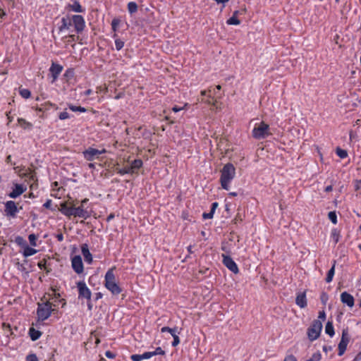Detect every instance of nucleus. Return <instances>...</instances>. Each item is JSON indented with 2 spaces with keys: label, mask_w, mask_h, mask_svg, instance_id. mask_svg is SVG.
I'll use <instances>...</instances> for the list:
<instances>
[{
  "label": "nucleus",
  "mask_w": 361,
  "mask_h": 361,
  "mask_svg": "<svg viewBox=\"0 0 361 361\" xmlns=\"http://www.w3.org/2000/svg\"><path fill=\"white\" fill-rule=\"evenodd\" d=\"M235 175V169L234 166L228 163L225 164L221 171L220 182L222 188L228 190L229 189V183L234 178Z\"/></svg>",
  "instance_id": "f257e3e1"
},
{
  "label": "nucleus",
  "mask_w": 361,
  "mask_h": 361,
  "mask_svg": "<svg viewBox=\"0 0 361 361\" xmlns=\"http://www.w3.org/2000/svg\"><path fill=\"white\" fill-rule=\"evenodd\" d=\"M115 267L109 269L104 276V286L113 295H117L122 292V288L116 281V276L114 273Z\"/></svg>",
  "instance_id": "f03ea898"
},
{
  "label": "nucleus",
  "mask_w": 361,
  "mask_h": 361,
  "mask_svg": "<svg viewBox=\"0 0 361 361\" xmlns=\"http://www.w3.org/2000/svg\"><path fill=\"white\" fill-rule=\"evenodd\" d=\"M271 133H269V126L262 121L258 125H255L252 130V136L257 140L264 139Z\"/></svg>",
  "instance_id": "7ed1b4c3"
},
{
  "label": "nucleus",
  "mask_w": 361,
  "mask_h": 361,
  "mask_svg": "<svg viewBox=\"0 0 361 361\" xmlns=\"http://www.w3.org/2000/svg\"><path fill=\"white\" fill-rule=\"evenodd\" d=\"M53 311H54V309L52 308L51 302L47 301L43 303H38L37 314L39 319L42 321L47 319Z\"/></svg>",
  "instance_id": "20e7f679"
},
{
  "label": "nucleus",
  "mask_w": 361,
  "mask_h": 361,
  "mask_svg": "<svg viewBox=\"0 0 361 361\" xmlns=\"http://www.w3.org/2000/svg\"><path fill=\"white\" fill-rule=\"evenodd\" d=\"M322 329V323L319 319L312 322L310 326L307 329V337L310 341H313L319 338Z\"/></svg>",
  "instance_id": "39448f33"
},
{
  "label": "nucleus",
  "mask_w": 361,
  "mask_h": 361,
  "mask_svg": "<svg viewBox=\"0 0 361 361\" xmlns=\"http://www.w3.org/2000/svg\"><path fill=\"white\" fill-rule=\"evenodd\" d=\"M106 152V150L105 149H97L93 147H88L82 152V154L84 158L87 161H91L94 160L95 159H98L99 155L105 154Z\"/></svg>",
  "instance_id": "423d86ee"
},
{
  "label": "nucleus",
  "mask_w": 361,
  "mask_h": 361,
  "mask_svg": "<svg viewBox=\"0 0 361 361\" xmlns=\"http://www.w3.org/2000/svg\"><path fill=\"white\" fill-rule=\"evenodd\" d=\"M350 341V336L348 334V329H343L342 331L341 339L338 343V353L339 356H341L344 354L346 350L347 345Z\"/></svg>",
  "instance_id": "0eeeda50"
},
{
  "label": "nucleus",
  "mask_w": 361,
  "mask_h": 361,
  "mask_svg": "<svg viewBox=\"0 0 361 361\" xmlns=\"http://www.w3.org/2000/svg\"><path fill=\"white\" fill-rule=\"evenodd\" d=\"M77 287L78 288V298H85L90 300L92 293L86 283L84 281H79L77 283Z\"/></svg>",
  "instance_id": "6e6552de"
},
{
  "label": "nucleus",
  "mask_w": 361,
  "mask_h": 361,
  "mask_svg": "<svg viewBox=\"0 0 361 361\" xmlns=\"http://www.w3.org/2000/svg\"><path fill=\"white\" fill-rule=\"evenodd\" d=\"M222 262L224 265L227 267L234 274H238L239 269L237 264L233 260V259L226 254H221Z\"/></svg>",
  "instance_id": "1a4fd4ad"
},
{
  "label": "nucleus",
  "mask_w": 361,
  "mask_h": 361,
  "mask_svg": "<svg viewBox=\"0 0 361 361\" xmlns=\"http://www.w3.org/2000/svg\"><path fill=\"white\" fill-rule=\"evenodd\" d=\"M65 9L68 12L85 13V8L81 6L78 0H71V2L66 6Z\"/></svg>",
  "instance_id": "9d476101"
},
{
  "label": "nucleus",
  "mask_w": 361,
  "mask_h": 361,
  "mask_svg": "<svg viewBox=\"0 0 361 361\" xmlns=\"http://www.w3.org/2000/svg\"><path fill=\"white\" fill-rule=\"evenodd\" d=\"M5 214L7 216L16 217L18 212V209L14 201L9 200L5 203Z\"/></svg>",
  "instance_id": "9b49d317"
},
{
  "label": "nucleus",
  "mask_w": 361,
  "mask_h": 361,
  "mask_svg": "<svg viewBox=\"0 0 361 361\" xmlns=\"http://www.w3.org/2000/svg\"><path fill=\"white\" fill-rule=\"evenodd\" d=\"M123 25L124 24H111L112 30L114 32L113 37L115 39L116 49L118 51L121 50L124 46V42L123 40L117 38V37H118L117 32H119V30L121 28H122Z\"/></svg>",
  "instance_id": "f8f14e48"
},
{
  "label": "nucleus",
  "mask_w": 361,
  "mask_h": 361,
  "mask_svg": "<svg viewBox=\"0 0 361 361\" xmlns=\"http://www.w3.org/2000/svg\"><path fill=\"white\" fill-rule=\"evenodd\" d=\"M71 265H72L73 269L78 274H80L83 272V271H84L83 263L82 261V258L80 255H75L72 258Z\"/></svg>",
  "instance_id": "ddd939ff"
},
{
  "label": "nucleus",
  "mask_w": 361,
  "mask_h": 361,
  "mask_svg": "<svg viewBox=\"0 0 361 361\" xmlns=\"http://www.w3.org/2000/svg\"><path fill=\"white\" fill-rule=\"evenodd\" d=\"M63 71V66L60 64L52 62L49 68L50 75L52 78L51 83H54Z\"/></svg>",
  "instance_id": "4468645a"
},
{
  "label": "nucleus",
  "mask_w": 361,
  "mask_h": 361,
  "mask_svg": "<svg viewBox=\"0 0 361 361\" xmlns=\"http://www.w3.org/2000/svg\"><path fill=\"white\" fill-rule=\"evenodd\" d=\"M341 301L349 307H353L355 304V300L353 296L348 292H343L341 294Z\"/></svg>",
  "instance_id": "2eb2a0df"
},
{
  "label": "nucleus",
  "mask_w": 361,
  "mask_h": 361,
  "mask_svg": "<svg viewBox=\"0 0 361 361\" xmlns=\"http://www.w3.org/2000/svg\"><path fill=\"white\" fill-rule=\"evenodd\" d=\"M73 210V216L75 217H80L87 219L90 216L89 212L85 209L82 205H80L78 207H74Z\"/></svg>",
  "instance_id": "dca6fc26"
},
{
  "label": "nucleus",
  "mask_w": 361,
  "mask_h": 361,
  "mask_svg": "<svg viewBox=\"0 0 361 361\" xmlns=\"http://www.w3.org/2000/svg\"><path fill=\"white\" fill-rule=\"evenodd\" d=\"M81 252L85 261L88 264H91L92 262V255L89 250L87 244L85 243L81 245Z\"/></svg>",
  "instance_id": "f3484780"
},
{
  "label": "nucleus",
  "mask_w": 361,
  "mask_h": 361,
  "mask_svg": "<svg viewBox=\"0 0 361 361\" xmlns=\"http://www.w3.org/2000/svg\"><path fill=\"white\" fill-rule=\"evenodd\" d=\"M26 188H24L22 185L16 183L15 184V188L13 189L12 192L9 193L8 196L11 198H16L23 194Z\"/></svg>",
  "instance_id": "a211bd4d"
},
{
  "label": "nucleus",
  "mask_w": 361,
  "mask_h": 361,
  "mask_svg": "<svg viewBox=\"0 0 361 361\" xmlns=\"http://www.w3.org/2000/svg\"><path fill=\"white\" fill-rule=\"evenodd\" d=\"M85 24H62L59 27V30L61 32L64 31L65 30L70 29L71 27H74L77 32H82L85 28Z\"/></svg>",
  "instance_id": "6ab92c4d"
},
{
  "label": "nucleus",
  "mask_w": 361,
  "mask_h": 361,
  "mask_svg": "<svg viewBox=\"0 0 361 361\" xmlns=\"http://www.w3.org/2000/svg\"><path fill=\"white\" fill-rule=\"evenodd\" d=\"M74 207H68L66 202L61 204L59 211L66 216H73Z\"/></svg>",
  "instance_id": "aec40b11"
},
{
  "label": "nucleus",
  "mask_w": 361,
  "mask_h": 361,
  "mask_svg": "<svg viewBox=\"0 0 361 361\" xmlns=\"http://www.w3.org/2000/svg\"><path fill=\"white\" fill-rule=\"evenodd\" d=\"M295 303L300 307L305 308L307 306V299L305 293H300L298 294Z\"/></svg>",
  "instance_id": "412c9836"
},
{
  "label": "nucleus",
  "mask_w": 361,
  "mask_h": 361,
  "mask_svg": "<svg viewBox=\"0 0 361 361\" xmlns=\"http://www.w3.org/2000/svg\"><path fill=\"white\" fill-rule=\"evenodd\" d=\"M142 166V161L140 159H135L132 161L130 169L133 173L136 172L138 169H140Z\"/></svg>",
  "instance_id": "4be33fe9"
},
{
  "label": "nucleus",
  "mask_w": 361,
  "mask_h": 361,
  "mask_svg": "<svg viewBox=\"0 0 361 361\" xmlns=\"http://www.w3.org/2000/svg\"><path fill=\"white\" fill-rule=\"evenodd\" d=\"M29 335L30 336L31 340L33 341H37V339L39 338V337L42 335V332L38 331V330H36L33 327H31L29 329Z\"/></svg>",
  "instance_id": "5701e85b"
},
{
  "label": "nucleus",
  "mask_w": 361,
  "mask_h": 361,
  "mask_svg": "<svg viewBox=\"0 0 361 361\" xmlns=\"http://www.w3.org/2000/svg\"><path fill=\"white\" fill-rule=\"evenodd\" d=\"M245 13V10L243 9L242 11H237L233 13V15L231 18H230L228 20H227L226 23H240L241 20L238 18V14L239 13Z\"/></svg>",
  "instance_id": "b1692460"
},
{
  "label": "nucleus",
  "mask_w": 361,
  "mask_h": 361,
  "mask_svg": "<svg viewBox=\"0 0 361 361\" xmlns=\"http://www.w3.org/2000/svg\"><path fill=\"white\" fill-rule=\"evenodd\" d=\"M335 266H336V261H334L333 265L331 268L329 270L326 277V282L330 283L332 281L334 274H335Z\"/></svg>",
  "instance_id": "393cba45"
},
{
  "label": "nucleus",
  "mask_w": 361,
  "mask_h": 361,
  "mask_svg": "<svg viewBox=\"0 0 361 361\" xmlns=\"http://www.w3.org/2000/svg\"><path fill=\"white\" fill-rule=\"evenodd\" d=\"M37 250L32 248V247H29L28 245H26L25 247H24V250H23V256L25 257H30V256H32L33 255H35V253H37Z\"/></svg>",
  "instance_id": "a878e982"
},
{
  "label": "nucleus",
  "mask_w": 361,
  "mask_h": 361,
  "mask_svg": "<svg viewBox=\"0 0 361 361\" xmlns=\"http://www.w3.org/2000/svg\"><path fill=\"white\" fill-rule=\"evenodd\" d=\"M161 331L162 333L164 332H169L171 334V335L173 336V335L179 334L180 331H178V327L175 328H170L168 326H164L161 329Z\"/></svg>",
  "instance_id": "bb28decb"
},
{
  "label": "nucleus",
  "mask_w": 361,
  "mask_h": 361,
  "mask_svg": "<svg viewBox=\"0 0 361 361\" xmlns=\"http://www.w3.org/2000/svg\"><path fill=\"white\" fill-rule=\"evenodd\" d=\"M325 332H326V334L329 335L331 337H332L334 335L335 332H334V329L332 322L329 321L326 323V326H325Z\"/></svg>",
  "instance_id": "cd10ccee"
},
{
  "label": "nucleus",
  "mask_w": 361,
  "mask_h": 361,
  "mask_svg": "<svg viewBox=\"0 0 361 361\" xmlns=\"http://www.w3.org/2000/svg\"><path fill=\"white\" fill-rule=\"evenodd\" d=\"M331 237L333 239L334 244H336L339 241L340 231L337 228L332 229Z\"/></svg>",
  "instance_id": "c85d7f7f"
},
{
  "label": "nucleus",
  "mask_w": 361,
  "mask_h": 361,
  "mask_svg": "<svg viewBox=\"0 0 361 361\" xmlns=\"http://www.w3.org/2000/svg\"><path fill=\"white\" fill-rule=\"evenodd\" d=\"M70 23H85V19L81 15L72 16Z\"/></svg>",
  "instance_id": "c756f323"
},
{
  "label": "nucleus",
  "mask_w": 361,
  "mask_h": 361,
  "mask_svg": "<svg viewBox=\"0 0 361 361\" xmlns=\"http://www.w3.org/2000/svg\"><path fill=\"white\" fill-rule=\"evenodd\" d=\"M128 10L130 13H135L137 11V5L134 1H130L128 4Z\"/></svg>",
  "instance_id": "7c9ffc66"
},
{
  "label": "nucleus",
  "mask_w": 361,
  "mask_h": 361,
  "mask_svg": "<svg viewBox=\"0 0 361 361\" xmlns=\"http://www.w3.org/2000/svg\"><path fill=\"white\" fill-rule=\"evenodd\" d=\"M18 123L23 128H30L32 127V124L26 121L23 118H18Z\"/></svg>",
  "instance_id": "2f4dec72"
},
{
  "label": "nucleus",
  "mask_w": 361,
  "mask_h": 361,
  "mask_svg": "<svg viewBox=\"0 0 361 361\" xmlns=\"http://www.w3.org/2000/svg\"><path fill=\"white\" fill-rule=\"evenodd\" d=\"M336 152V154L341 159H345L348 157L347 151L345 149H341L340 147H337Z\"/></svg>",
  "instance_id": "473e14b6"
},
{
  "label": "nucleus",
  "mask_w": 361,
  "mask_h": 361,
  "mask_svg": "<svg viewBox=\"0 0 361 361\" xmlns=\"http://www.w3.org/2000/svg\"><path fill=\"white\" fill-rule=\"evenodd\" d=\"M117 173H119L120 175L129 174V173L132 174L133 173L130 169V166H126L122 169H118Z\"/></svg>",
  "instance_id": "72a5a7b5"
},
{
  "label": "nucleus",
  "mask_w": 361,
  "mask_h": 361,
  "mask_svg": "<svg viewBox=\"0 0 361 361\" xmlns=\"http://www.w3.org/2000/svg\"><path fill=\"white\" fill-rule=\"evenodd\" d=\"M15 242L20 246L25 247L27 245L26 240L21 236H17L15 239Z\"/></svg>",
  "instance_id": "f704fd0d"
},
{
  "label": "nucleus",
  "mask_w": 361,
  "mask_h": 361,
  "mask_svg": "<svg viewBox=\"0 0 361 361\" xmlns=\"http://www.w3.org/2000/svg\"><path fill=\"white\" fill-rule=\"evenodd\" d=\"M152 354V357L155 355H165L166 353L161 347H157L154 351L150 352Z\"/></svg>",
  "instance_id": "c9c22d12"
},
{
  "label": "nucleus",
  "mask_w": 361,
  "mask_h": 361,
  "mask_svg": "<svg viewBox=\"0 0 361 361\" xmlns=\"http://www.w3.org/2000/svg\"><path fill=\"white\" fill-rule=\"evenodd\" d=\"M19 93L21 95V97L25 99L29 98L31 95L30 91L27 89H21L20 90Z\"/></svg>",
  "instance_id": "e433bc0d"
},
{
  "label": "nucleus",
  "mask_w": 361,
  "mask_h": 361,
  "mask_svg": "<svg viewBox=\"0 0 361 361\" xmlns=\"http://www.w3.org/2000/svg\"><path fill=\"white\" fill-rule=\"evenodd\" d=\"M69 109L74 112L80 111V112H85L87 110L85 108L82 107L80 106H77L74 105H69Z\"/></svg>",
  "instance_id": "4c0bfd02"
},
{
  "label": "nucleus",
  "mask_w": 361,
  "mask_h": 361,
  "mask_svg": "<svg viewBox=\"0 0 361 361\" xmlns=\"http://www.w3.org/2000/svg\"><path fill=\"white\" fill-rule=\"evenodd\" d=\"M329 219L334 224H337V216L335 212H330L328 214Z\"/></svg>",
  "instance_id": "58836bf2"
},
{
  "label": "nucleus",
  "mask_w": 361,
  "mask_h": 361,
  "mask_svg": "<svg viewBox=\"0 0 361 361\" xmlns=\"http://www.w3.org/2000/svg\"><path fill=\"white\" fill-rule=\"evenodd\" d=\"M322 358V355L319 352L314 353L312 357L306 361H319Z\"/></svg>",
  "instance_id": "ea45409f"
},
{
  "label": "nucleus",
  "mask_w": 361,
  "mask_h": 361,
  "mask_svg": "<svg viewBox=\"0 0 361 361\" xmlns=\"http://www.w3.org/2000/svg\"><path fill=\"white\" fill-rule=\"evenodd\" d=\"M37 238V236L34 233L29 235L28 239H29L30 243L32 246L35 247L37 245V243H36Z\"/></svg>",
  "instance_id": "a19ab883"
},
{
  "label": "nucleus",
  "mask_w": 361,
  "mask_h": 361,
  "mask_svg": "<svg viewBox=\"0 0 361 361\" xmlns=\"http://www.w3.org/2000/svg\"><path fill=\"white\" fill-rule=\"evenodd\" d=\"M173 341H172V346L176 347L180 343V338L178 334L173 335Z\"/></svg>",
  "instance_id": "79ce46f5"
},
{
  "label": "nucleus",
  "mask_w": 361,
  "mask_h": 361,
  "mask_svg": "<svg viewBox=\"0 0 361 361\" xmlns=\"http://www.w3.org/2000/svg\"><path fill=\"white\" fill-rule=\"evenodd\" d=\"M27 361H38V358L35 354H30L26 357Z\"/></svg>",
  "instance_id": "37998d69"
},
{
  "label": "nucleus",
  "mask_w": 361,
  "mask_h": 361,
  "mask_svg": "<svg viewBox=\"0 0 361 361\" xmlns=\"http://www.w3.org/2000/svg\"><path fill=\"white\" fill-rule=\"evenodd\" d=\"M214 212L210 211L209 213H203L202 217L204 219H209L213 218Z\"/></svg>",
  "instance_id": "c03bdc74"
},
{
  "label": "nucleus",
  "mask_w": 361,
  "mask_h": 361,
  "mask_svg": "<svg viewBox=\"0 0 361 361\" xmlns=\"http://www.w3.org/2000/svg\"><path fill=\"white\" fill-rule=\"evenodd\" d=\"M59 117L61 120H65L69 118V114L66 111H63L60 113Z\"/></svg>",
  "instance_id": "a18cd8bd"
},
{
  "label": "nucleus",
  "mask_w": 361,
  "mask_h": 361,
  "mask_svg": "<svg viewBox=\"0 0 361 361\" xmlns=\"http://www.w3.org/2000/svg\"><path fill=\"white\" fill-rule=\"evenodd\" d=\"M140 356H141V359L142 360L145 359L151 358L152 357V354H150V352H145L143 354H141Z\"/></svg>",
  "instance_id": "49530a36"
},
{
  "label": "nucleus",
  "mask_w": 361,
  "mask_h": 361,
  "mask_svg": "<svg viewBox=\"0 0 361 361\" xmlns=\"http://www.w3.org/2000/svg\"><path fill=\"white\" fill-rule=\"evenodd\" d=\"M130 359L133 361H141V356L140 354H133L130 356Z\"/></svg>",
  "instance_id": "de8ad7c7"
},
{
  "label": "nucleus",
  "mask_w": 361,
  "mask_h": 361,
  "mask_svg": "<svg viewBox=\"0 0 361 361\" xmlns=\"http://www.w3.org/2000/svg\"><path fill=\"white\" fill-rule=\"evenodd\" d=\"M6 11L4 9L0 8V22L4 20L6 18Z\"/></svg>",
  "instance_id": "09e8293b"
},
{
  "label": "nucleus",
  "mask_w": 361,
  "mask_h": 361,
  "mask_svg": "<svg viewBox=\"0 0 361 361\" xmlns=\"http://www.w3.org/2000/svg\"><path fill=\"white\" fill-rule=\"evenodd\" d=\"M355 189L361 193V180H356L355 182Z\"/></svg>",
  "instance_id": "8fccbe9b"
},
{
  "label": "nucleus",
  "mask_w": 361,
  "mask_h": 361,
  "mask_svg": "<svg viewBox=\"0 0 361 361\" xmlns=\"http://www.w3.org/2000/svg\"><path fill=\"white\" fill-rule=\"evenodd\" d=\"M208 99L205 100V102L208 104H212L213 106H215L216 101H213V98L211 97V95H208Z\"/></svg>",
  "instance_id": "3c124183"
},
{
  "label": "nucleus",
  "mask_w": 361,
  "mask_h": 361,
  "mask_svg": "<svg viewBox=\"0 0 361 361\" xmlns=\"http://www.w3.org/2000/svg\"><path fill=\"white\" fill-rule=\"evenodd\" d=\"M105 356L109 359H113L116 357V355L111 351L107 350L105 353Z\"/></svg>",
  "instance_id": "603ef678"
},
{
  "label": "nucleus",
  "mask_w": 361,
  "mask_h": 361,
  "mask_svg": "<svg viewBox=\"0 0 361 361\" xmlns=\"http://www.w3.org/2000/svg\"><path fill=\"white\" fill-rule=\"evenodd\" d=\"M283 361H297V360L294 355H290L286 356Z\"/></svg>",
  "instance_id": "864d4df0"
},
{
  "label": "nucleus",
  "mask_w": 361,
  "mask_h": 361,
  "mask_svg": "<svg viewBox=\"0 0 361 361\" xmlns=\"http://www.w3.org/2000/svg\"><path fill=\"white\" fill-rule=\"evenodd\" d=\"M318 318H319V319L323 320V321H324V320H325V319H326V313H325V312H324V310L320 311V312H319Z\"/></svg>",
  "instance_id": "5fc2aeb1"
},
{
  "label": "nucleus",
  "mask_w": 361,
  "mask_h": 361,
  "mask_svg": "<svg viewBox=\"0 0 361 361\" xmlns=\"http://www.w3.org/2000/svg\"><path fill=\"white\" fill-rule=\"evenodd\" d=\"M51 203L52 202L51 200H47L46 202L43 204V207H45L46 209H51Z\"/></svg>",
  "instance_id": "6e6d98bb"
},
{
  "label": "nucleus",
  "mask_w": 361,
  "mask_h": 361,
  "mask_svg": "<svg viewBox=\"0 0 361 361\" xmlns=\"http://www.w3.org/2000/svg\"><path fill=\"white\" fill-rule=\"evenodd\" d=\"M73 71L72 69H68L66 71L65 73H64V76L65 77H69V76H73Z\"/></svg>",
  "instance_id": "4d7b16f0"
},
{
  "label": "nucleus",
  "mask_w": 361,
  "mask_h": 361,
  "mask_svg": "<svg viewBox=\"0 0 361 361\" xmlns=\"http://www.w3.org/2000/svg\"><path fill=\"white\" fill-rule=\"evenodd\" d=\"M327 299H328L327 295L326 293H323L321 296L322 302L325 304Z\"/></svg>",
  "instance_id": "13d9d810"
},
{
  "label": "nucleus",
  "mask_w": 361,
  "mask_h": 361,
  "mask_svg": "<svg viewBox=\"0 0 361 361\" xmlns=\"http://www.w3.org/2000/svg\"><path fill=\"white\" fill-rule=\"evenodd\" d=\"M56 238H57V240L60 242L63 241V233H58L56 235Z\"/></svg>",
  "instance_id": "bf43d9fd"
},
{
  "label": "nucleus",
  "mask_w": 361,
  "mask_h": 361,
  "mask_svg": "<svg viewBox=\"0 0 361 361\" xmlns=\"http://www.w3.org/2000/svg\"><path fill=\"white\" fill-rule=\"evenodd\" d=\"M218 207V202H213L212 204V208H211V211H213V212L214 213L216 209Z\"/></svg>",
  "instance_id": "052dcab7"
},
{
  "label": "nucleus",
  "mask_w": 361,
  "mask_h": 361,
  "mask_svg": "<svg viewBox=\"0 0 361 361\" xmlns=\"http://www.w3.org/2000/svg\"><path fill=\"white\" fill-rule=\"evenodd\" d=\"M115 217V215L114 213H111L106 218V221H111L112 219H114V218Z\"/></svg>",
  "instance_id": "680f3d73"
},
{
  "label": "nucleus",
  "mask_w": 361,
  "mask_h": 361,
  "mask_svg": "<svg viewBox=\"0 0 361 361\" xmlns=\"http://www.w3.org/2000/svg\"><path fill=\"white\" fill-rule=\"evenodd\" d=\"M183 109V107H178L177 106H175L173 107L172 110L174 112H178V111H180V110H182Z\"/></svg>",
  "instance_id": "e2e57ef3"
},
{
  "label": "nucleus",
  "mask_w": 361,
  "mask_h": 361,
  "mask_svg": "<svg viewBox=\"0 0 361 361\" xmlns=\"http://www.w3.org/2000/svg\"><path fill=\"white\" fill-rule=\"evenodd\" d=\"M333 190L332 185H328L325 188L324 191L326 192H331Z\"/></svg>",
  "instance_id": "0e129e2a"
},
{
  "label": "nucleus",
  "mask_w": 361,
  "mask_h": 361,
  "mask_svg": "<svg viewBox=\"0 0 361 361\" xmlns=\"http://www.w3.org/2000/svg\"><path fill=\"white\" fill-rule=\"evenodd\" d=\"M38 267H39V269H42L44 268H45V262H40L38 263Z\"/></svg>",
  "instance_id": "69168bd1"
},
{
  "label": "nucleus",
  "mask_w": 361,
  "mask_h": 361,
  "mask_svg": "<svg viewBox=\"0 0 361 361\" xmlns=\"http://www.w3.org/2000/svg\"><path fill=\"white\" fill-rule=\"evenodd\" d=\"M92 90L88 89V90H87L85 92V93H84V94H85V96H89V95H90V94H92Z\"/></svg>",
  "instance_id": "338daca9"
},
{
  "label": "nucleus",
  "mask_w": 361,
  "mask_h": 361,
  "mask_svg": "<svg viewBox=\"0 0 361 361\" xmlns=\"http://www.w3.org/2000/svg\"><path fill=\"white\" fill-rule=\"evenodd\" d=\"M89 201V200L87 198H85L84 200H82L81 201V204L80 205H82V207L85 206V204Z\"/></svg>",
  "instance_id": "774afa93"
}]
</instances>
